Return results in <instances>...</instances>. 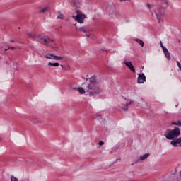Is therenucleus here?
<instances>
[{"mask_svg": "<svg viewBox=\"0 0 181 181\" xmlns=\"http://www.w3.org/2000/svg\"><path fill=\"white\" fill-rule=\"evenodd\" d=\"M70 69V66H69L68 68L66 69V70H69Z\"/></svg>", "mask_w": 181, "mask_h": 181, "instance_id": "36", "label": "nucleus"}, {"mask_svg": "<svg viewBox=\"0 0 181 181\" xmlns=\"http://www.w3.org/2000/svg\"><path fill=\"white\" fill-rule=\"evenodd\" d=\"M10 42H11V43H15V40H11Z\"/></svg>", "mask_w": 181, "mask_h": 181, "instance_id": "30", "label": "nucleus"}, {"mask_svg": "<svg viewBox=\"0 0 181 181\" xmlns=\"http://www.w3.org/2000/svg\"><path fill=\"white\" fill-rule=\"evenodd\" d=\"M73 90H78V88H73Z\"/></svg>", "mask_w": 181, "mask_h": 181, "instance_id": "35", "label": "nucleus"}, {"mask_svg": "<svg viewBox=\"0 0 181 181\" xmlns=\"http://www.w3.org/2000/svg\"><path fill=\"white\" fill-rule=\"evenodd\" d=\"M0 141H2V139H1V138H0Z\"/></svg>", "mask_w": 181, "mask_h": 181, "instance_id": "38", "label": "nucleus"}, {"mask_svg": "<svg viewBox=\"0 0 181 181\" xmlns=\"http://www.w3.org/2000/svg\"><path fill=\"white\" fill-rule=\"evenodd\" d=\"M76 16H72V18L76 21V22H78V23H84V19L87 18V15L83 14L81 11L76 10Z\"/></svg>", "mask_w": 181, "mask_h": 181, "instance_id": "6", "label": "nucleus"}, {"mask_svg": "<svg viewBox=\"0 0 181 181\" xmlns=\"http://www.w3.org/2000/svg\"><path fill=\"white\" fill-rule=\"evenodd\" d=\"M63 59H67V57H60V56H57V55L54 56V60H63Z\"/></svg>", "mask_w": 181, "mask_h": 181, "instance_id": "16", "label": "nucleus"}, {"mask_svg": "<svg viewBox=\"0 0 181 181\" xmlns=\"http://www.w3.org/2000/svg\"><path fill=\"white\" fill-rule=\"evenodd\" d=\"M83 78L86 80L85 82L82 83L83 88H78V91L81 94H86V93H88L89 97H94L103 91V90L97 86V76L93 75L90 78H86L83 77Z\"/></svg>", "mask_w": 181, "mask_h": 181, "instance_id": "1", "label": "nucleus"}, {"mask_svg": "<svg viewBox=\"0 0 181 181\" xmlns=\"http://www.w3.org/2000/svg\"><path fill=\"white\" fill-rule=\"evenodd\" d=\"M124 64H125V66H127V67H128L129 69L131 70V71L135 73V67H134V65L132 64V62H131V61L128 62L127 61V59H124Z\"/></svg>", "mask_w": 181, "mask_h": 181, "instance_id": "8", "label": "nucleus"}, {"mask_svg": "<svg viewBox=\"0 0 181 181\" xmlns=\"http://www.w3.org/2000/svg\"><path fill=\"white\" fill-rule=\"evenodd\" d=\"M53 42H54V40H52L49 38V41H48V46L50 45L51 42L53 43Z\"/></svg>", "mask_w": 181, "mask_h": 181, "instance_id": "25", "label": "nucleus"}, {"mask_svg": "<svg viewBox=\"0 0 181 181\" xmlns=\"http://www.w3.org/2000/svg\"><path fill=\"white\" fill-rule=\"evenodd\" d=\"M104 145V141H99V146H103Z\"/></svg>", "mask_w": 181, "mask_h": 181, "instance_id": "26", "label": "nucleus"}, {"mask_svg": "<svg viewBox=\"0 0 181 181\" xmlns=\"http://www.w3.org/2000/svg\"><path fill=\"white\" fill-rule=\"evenodd\" d=\"M105 11L107 12L109 16L114 18V16H118V12L117 11V6L112 3H108L105 5Z\"/></svg>", "mask_w": 181, "mask_h": 181, "instance_id": "5", "label": "nucleus"}, {"mask_svg": "<svg viewBox=\"0 0 181 181\" xmlns=\"http://www.w3.org/2000/svg\"><path fill=\"white\" fill-rule=\"evenodd\" d=\"M163 53L165 54V57L168 59V60H170L172 59V57H170V52H169L168 48L164 49Z\"/></svg>", "mask_w": 181, "mask_h": 181, "instance_id": "10", "label": "nucleus"}, {"mask_svg": "<svg viewBox=\"0 0 181 181\" xmlns=\"http://www.w3.org/2000/svg\"><path fill=\"white\" fill-rule=\"evenodd\" d=\"M32 121L34 122V124H38V122H40V120L36 117L33 118Z\"/></svg>", "mask_w": 181, "mask_h": 181, "instance_id": "19", "label": "nucleus"}, {"mask_svg": "<svg viewBox=\"0 0 181 181\" xmlns=\"http://www.w3.org/2000/svg\"><path fill=\"white\" fill-rule=\"evenodd\" d=\"M146 6H148V8L149 9H151V8H152V6H151V4H146Z\"/></svg>", "mask_w": 181, "mask_h": 181, "instance_id": "28", "label": "nucleus"}, {"mask_svg": "<svg viewBox=\"0 0 181 181\" xmlns=\"http://www.w3.org/2000/svg\"><path fill=\"white\" fill-rule=\"evenodd\" d=\"M16 66H18V63H15Z\"/></svg>", "mask_w": 181, "mask_h": 181, "instance_id": "37", "label": "nucleus"}, {"mask_svg": "<svg viewBox=\"0 0 181 181\" xmlns=\"http://www.w3.org/2000/svg\"><path fill=\"white\" fill-rule=\"evenodd\" d=\"M145 81H146V76H145V74L144 73L139 74V76L137 78L138 84H144Z\"/></svg>", "mask_w": 181, "mask_h": 181, "instance_id": "7", "label": "nucleus"}, {"mask_svg": "<svg viewBox=\"0 0 181 181\" xmlns=\"http://www.w3.org/2000/svg\"><path fill=\"white\" fill-rule=\"evenodd\" d=\"M149 153H146L143 156H141L140 158L135 161L134 163H138V162H139V160H145V159H146L148 156H149Z\"/></svg>", "mask_w": 181, "mask_h": 181, "instance_id": "9", "label": "nucleus"}, {"mask_svg": "<svg viewBox=\"0 0 181 181\" xmlns=\"http://www.w3.org/2000/svg\"><path fill=\"white\" fill-rule=\"evenodd\" d=\"M48 66H51L52 67H59V66H60V64L59 62H49Z\"/></svg>", "mask_w": 181, "mask_h": 181, "instance_id": "14", "label": "nucleus"}, {"mask_svg": "<svg viewBox=\"0 0 181 181\" xmlns=\"http://www.w3.org/2000/svg\"><path fill=\"white\" fill-rule=\"evenodd\" d=\"M132 165H134V163H132Z\"/></svg>", "mask_w": 181, "mask_h": 181, "instance_id": "39", "label": "nucleus"}, {"mask_svg": "<svg viewBox=\"0 0 181 181\" xmlns=\"http://www.w3.org/2000/svg\"><path fill=\"white\" fill-rule=\"evenodd\" d=\"M95 119H103V116L101 115H98L95 117Z\"/></svg>", "mask_w": 181, "mask_h": 181, "instance_id": "22", "label": "nucleus"}, {"mask_svg": "<svg viewBox=\"0 0 181 181\" xmlns=\"http://www.w3.org/2000/svg\"><path fill=\"white\" fill-rule=\"evenodd\" d=\"M103 52H107V54H108V52L107 51V49H105V48L102 49Z\"/></svg>", "mask_w": 181, "mask_h": 181, "instance_id": "29", "label": "nucleus"}, {"mask_svg": "<svg viewBox=\"0 0 181 181\" xmlns=\"http://www.w3.org/2000/svg\"><path fill=\"white\" fill-rule=\"evenodd\" d=\"M58 13H60V16H58L57 19H64V16L62 14L60 11H58Z\"/></svg>", "mask_w": 181, "mask_h": 181, "instance_id": "20", "label": "nucleus"}, {"mask_svg": "<svg viewBox=\"0 0 181 181\" xmlns=\"http://www.w3.org/2000/svg\"><path fill=\"white\" fill-rule=\"evenodd\" d=\"M47 11H49V7L46 6L40 11V13H45V12H47Z\"/></svg>", "mask_w": 181, "mask_h": 181, "instance_id": "18", "label": "nucleus"}, {"mask_svg": "<svg viewBox=\"0 0 181 181\" xmlns=\"http://www.w3.org/2000/svg\"><path fill=\"white\" fill-rule=\"evenodd\" d=\"M76 30L78 32H83L84 33H87V30L84 27H76Z\"/></svg>", "mask_w": 181, "mask_h": 181, "instance_id": "15", "label": "nucleus"}, {"mask_svg": "<svg viewBox=\"0 0 181 181\" xmlns=\"http://www.w3.org/2000/svg\"><path fill=\"white\" fill-rule=\"evenodd\" d=\"M81 6V4L78 1H74V8H75L76 9V12H77V11H80L78 8Z\"/></svg>", "mask_w": 181, "mask_h": 181, "instance_id": "12", "label": "nucleus"}, {"mask_svg": "<svg viewBox=\"0 0 181 181\" xmlns=\"http://www.w3.org/2000/svg\"><path fill=\"white\" fill-rule=\"evenodd\" d=\"M60 66H61L62 69H64V66L63 65L61 64Z\"/></svg>", "mask_w": 181, "mask_h": 181, "instance_id": "34", "label": "nucleus"}, {"mask_svg": "<svg viewBox=\"0 0 181 181\" xmlns=\"http://www.w3.org/2000/svg\"><path fill=\"white\" fill-rule=\"evenodd\" d=\"M54 54H46V56H45V57H46V59H54Z\"/></svg>", "mask_w": 181, "mask_h": 181, "instance_id": "17", "label": "nucleus"}, {"mask_svg": "<svg viewBox=\"0 0 181 181\" xmlns=\"http://www.w3.org/2000/svg\"><path fill=\"white\" fill-rule=\"evenodd\" d=\"M11 181H19V180H18V178L16 177L15 176L12 175L11 177Z\"/></svg>", "mask_w": 181, "mask_h": 181, "instance_id": "21", "label": "nucleus"}, {"mask_svg": "<svg viewBox=\"0 0 181 181\" xmlns=\"http://www.w3.org/2000/svg\"><path fill=\"white\" fill-rule=\"evenodd\" d=\"M168 6H169V4H168V1L163 0L158 8V13L156 11H154L159 23H162V22H163V15H165V13L163 12L162 10L160 9H166Z\"/></svg>", "mask_w": 181, "mask_h": 181, "instance_id": "4", "label": "nucleus"}, {"mask_svg": "<svg viewBox=\"0 0 181 181\" xmlns=\"http://www.w3.org/2000/svg\"><path fill=\"white\" fill-rule=\"evenodd\" d=\"M28 36L31 37V39H34L36 42H39L41 45L49 46V41H50V38L47 35L28 33Z\"/></svg>", "mask_w": 181, "mask_h": 181, "instance_id": "3", "label": "nucleus"}, {"mask_svg": "<svg viewBox=\"0 0 181 181\" xmlns=\"http://www.w3.org/2000/svg\"><path fill=\"white\" fill-rule=\"evenodd\" d=\"M173 125H179L180 126L181 125V122L180 121H177V122H173Z\"/></svg>", "mask_w": 181, "mask_h": 181, "instance_id": "23", "label": "nucleus"}, {"mask_svg": "<svg viewBox=\"0 0 181 181\" xmlns=\"http://www.w3.org/2000/svg\"><path fill=\"white\" fill-rule=\"evenodd\" d=\"M160 47L163 49V51L165 50V49H167L166 47L163 46V43L162 42V41H160Z\"/></svg>", "mask_w": 181, "mask_h": 181, "instance_id": "24", "label": "nucleus"}, {"mask_svg": "<svg viewBox=\"0 0 181 181\" xmlns=\"http://www.w3.org/2000/svg\"><path fill=\"white\" fill-rule=\"evenodd\" d=\"M10 49H11V46L8 47V48H5L4 51L8 52V50H9Z\"/></svg>", "mask_w": 181, "mask_h": 181, "instance_id": "27", "label": "nucleus"}, {"mask_svg": "<svg viewBox=\"0 0 181 181\" xmlns=\"http://www.w3.org/2000/svg\"><path fill=\"white\" fill-rule=\"evenodd\" d=\"M164 136L170 141V145L174 148L181 146L180 128L175 127L173 130L164 134ZM179 137V138H177Z\"/></svg>", "mask_w": 181, "mask_h": 181, "instance_id": "2", "label": "nucleus"}, {"mask_svg": "<svg viewBox=\"0 0 181 181\" xmlns=\"http://www.w3.org/2000/svg\"><path fill=\"white\" fill-rule=\"evenodd\" d=\"M132 103H134V101L131 100L129 103H127L122 107V109L124 111H128V108H129V105L130 104H132Z\"/></svg>", "mask_w": 181, "mask_h": 181, "instance_id": "11", "label": "nucleus"}, {"mask_svg": "<svg viewBox=\"0 0 181 181\" xmlns=\"http://www.w3.org/2000/svg\"><path fill=\"white\" fill-rule=\"evenodd\" d=\"M74 26H75L76 28H77V23L74 24Z\"/></svg>", "mask_w": 181, "mask_h": 181, "instance_id": "32", "label": "nucleus"}, {"mask_svg": "<svg viewBox=\"0 0 181 181\" xmlns=\"http://www.w3.org/2000/svg\"><path fill=\"white\" fill-rule=\"evenodd\" d=\"M10 49H12L13 50V49H15V47H11Z\"/></svg>", "mask_w": 181, "mask_h": 181, "instance_id": "33", "label": "nucleus"}, {"mask_svg": "<svg viewBox=\"0 0 181 181\" xmlns=\"http://www.w3.org/2000/svg\"><path fill=\"white\" fill-rule=\"evenodd\" d=\"M134 40L135 42H137V43H139V45H140L141 47H144V46H145V42H144L142 40L136 38Z\"/></svg>", "mask_w": 181, "mask_h": 181, "instance_id": "13", "label": "nucleus"}, {"mask_svg": "<svg viewBox=\"0 0 181 181\" xmlns=\"http://www.w3.org/2000/svg\"><path fill=\"white\" fill-rule=\"evenodd\" d=\"M86 37H90V34H86Z\"/></svg>", "mask_w": 181, "mask_h": 181, "instance_id": "31", "label": "nucleus"}]
</instances>
